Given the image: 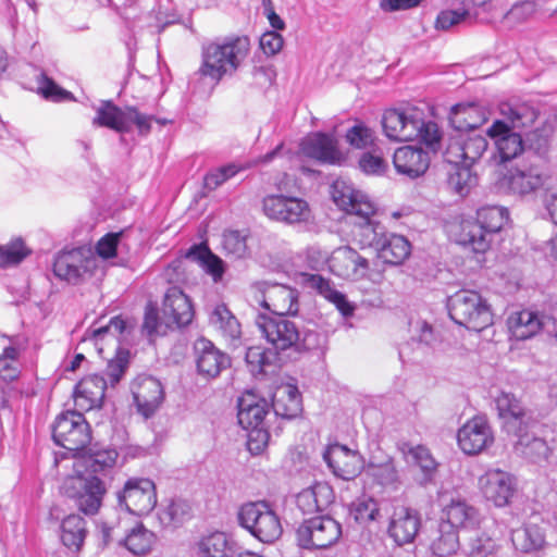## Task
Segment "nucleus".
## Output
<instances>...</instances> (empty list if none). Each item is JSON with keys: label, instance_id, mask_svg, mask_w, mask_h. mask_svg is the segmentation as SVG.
Here are the masks:
<instances>
[{"label": "nucleus", "instance_id": "5701e85b", "mask_svg": "<svg viewBox=\"0 0 557 557\" xmlns=\"http://www.w3.org/2000/svg\"><path fill=\"white\" fill-rule=\"evenodd\" d=\"M484 497L497 507L506 506L515 492L513 478L502 470H488L479 479Z\"/></svg>", "mask_w": 557, "mask_h": 557}, {"label": "nucleus", "instance_id": "a878e982", "mask_svg": "<svg viewBox=\"0 0 557 557\" xmlns=\"http://www.w3.org/2000/svg\"><path fill=\"white\" fill-rule=\"evenodd\" d=\"M420 525L418 511L400 506L394 509L388 525V534L398 545H405L416 539Z\"/></svg>", "mask_w": 557, "mask_h": 557}, {"label": "nucleus", "instance_id": "412c9836", "mask_svg": "<svg viewBox=\"0 0 557 557\" xmlns=\"http://www.w3.org/2000/svg\"><path fill=\"white\" fill-rule=\"evenodd\" d=\"M329 268L335 275L346 280L363 278L369 269V260L349 246L339 247L333 251Z\"/></svg>", "mask_w": 557, "mask_h": 557}, {"label": "nucleus", "instance_id": "f03ea898", "mask_svg": "<svg viewBox=\"0 0 557 557\" xmlns=\"http://www.w3.org/2000/svg\"><path fill=\"white\" fill-rule=\"evenodd\" d=\"M332 198L338 208L356 219L352 222L354 240L361 248H373L377 251L387 233L384 225L373 219L375 207L369 197L338 180L332 185Z\"/></svg>", "mask_w": 557, "mask_h": 557}, {"label": "nucleus", "instance_id": "603ef678", "mask_svg": "<svg viewBox=\"0 0 557 557\" xmlns=\"http://www.w3.org/2000/svg\"><path fill=\"white\" fill-rule=\"evenodd\" d=\"M401 451L412 457L413 462L419 466L424 474V482H429L437 468V463L430 450L422 445L409 446L404 444Z\"/></svg>", "mask_w": 557, "mask_h": 557}, {"label": "nucleus", "instance_id": "49530a36", "mask_svg": "<svg viewBox=\"0 0 557 557\" xmlns=\"http://www.w3.org/2000/svg\"><path fill=\"white\" fill-rule=\"evenodd\" d=\"M554 134V127L549 123H544L540 127L528 132L525 135V154L534 153L542 156L547 152L550 138Z\"/></svg>", "mask_w": 557, "mask_h": 557}, {"label": "nucleus", "instance_id": "b1692460", "mask_svg": "<svg viewBox=\"0 0 557 557\" xmlns=\"http://www.w3.org/2000/svg\"><path fill=\"white\" fill-rule=\"evenodd\" d=\"M198 373L206 379H214L230 366V358L210 341L199 338L194 345Z\"/></svg>", "mask_w": 557, "mask_h": 557}, {"label": "nucleus", "instance_id": "774afa93", "mask_svg": "<svg viewBox=\"0 0 557 557\" xmlns=\"http://www.w3.org/2000/svg\"><path fill=\"white\" fill-rule=\"evenodd\" d=\"M123 232L109 233L101 237L97 243V253L103 259H109L115 256Z\"/></svg>", "mask_w": 557, "mask_h": 557}, {"label": "nucleus", "instance_id": "a18cd8bd", "mask_svg": "<svg viewBox=\"0 0 557 557\" xmlns=\"http://www.w3.org/2000/svg\"><path fill=\"white\" fill-rule=\"evenodd\" d=\"M62 543L72 549L78 550L86 536V521L78 515H70L62 521Z\"/></svg>", "mask_w": 557, "mask_h": 557}, {"label": "nucleus", "instance_id": "1a4fd4ad", "mask_svg": "<svg viewBox=\"0 0 557 557\" xmlns=\"http://www.w3.org/2000/svg\"><path fill=\"white\" fill-rule=\"evenodd\" d=\"M447 309L455 323L471 331L481 332L493 323L490 306L474 290L461 289L449 296Z\"/></svg>", "mask_w": 557, "mask_h": 557}, {"label": "nucleus", "instance_id": "4c0bfd02", "mask_svg": "<svg viewBox=\"0 0 557 557\" xmlns=\"http://www.w3.org/2000/svg\"><path fill=\"white\" fill-rule=\"evenodd\" d=\"M308 283L329 301L334 304L344 317L352 315L355 306L347 300L343 293L333 288L329 280H325L319 274H311L308 278Z\"/></svg>", "mask_w": 557, "mask_h": 557}, {"label": "nucleus", "instance_id": "338daca9", "mask_svg": "<svg viewBox=\"0 0 557 557\" xmlns=\"http://www.w3.org/2000/svg\"><path fill=\"white\" fill-rule=\"evenodd\" d=\"M39 91L44 98L52 101H64L73 98L72 94L60 86H58L51 78L42 76V81L39 86Z\"/></svg>", "mask_w": 557, "mask_h": 557}, {"label": "nucleus", "instance_id": "aec40b11", "mask_svg": "<svg viewBox=\"0 0 557 557\" xmlns=\"http://www.w3.org/2000/svg\"><path fill=\"white\" fill-rule=\"evenodd\" d=\"M95 267V259L83 248L60 252L53 262V273L61 280L77 284Z\"/></svg>", "mask_w": 557, "mask_h": 557}, {"label": "nucleus", "instance_id": "864d4df0", "mask_svg": "<svg viewBox=\"0 0 557 557\" xmlns=\"http://www.w3.org/2000/svg\"><path fill=\"white\" fill-rule=\"evenodd\" d=\"M245 359L250 371L253 374H259L265 371V367L274 364L278 356L277 352L272 349L252 346L247 349Z\"/></svg>", "mask_w": 557, "mask_h": 557}, {"label": "nucleus", "instance_id": "2eb2a0df", "mask_svg": "<svg viewBox=\"0 0 557 557\" xmlns=\"http://www.w3.org/2000/svg\"><path fill=\"white\" fill-rule=\"evenodd\" d=\"M495 403L508 434L532 429L536 424L532 411L527 409L512 393L500 392L495 398Z\"/></svg>", "mask_w": 557, "mask_h": 557}, {"label": "nucleus", "instance_id": "37998d69", "mask_svg": "<svg viewBox=\"0 0 557 557\" xmlns=\"http://www.w3.org/2000/svg\"><path fill=\"white\" fill-rule=\"evenodd\" d=\"M186 258L198 262L206 272L212 275L213 281L218 282L224 273L222 259L213 255L206 245H195L186 253Z\"/></svg>", "mask_w": 557, "mask_h": 557}, {"label": "nucleus", "instance_id": "e433bc0d", "mask_svg": "<svg viewBox=\"0 0 557 557\" xmlns=\"http://www.w3.org/2000/svg\"><path fill=\"white\" fill-rule=\"evenodd\" d=\"M95 126H102L117 133H128L126 109L122 110L112 101H102L96 109V116L92 120Z\"/></svg>", "mask_w": 557, "mask_h": 557}, {"label": "nucleus", "instance_id": "72a5a7b5", "mask_svg": "<svg viewBox=\"0 0 557 557\" xmlns=\"http://www.w3.org/2000/svg\"><path fill=\"white\" fill-rule=\"evenodd\" d=\"M548 321L547 317L540 315L537 312L522 310L509 318V327L516 338L528 339L545 327Z\"/></svg>", "mask_w": 557, "mask_h": 557}, {"label": "nucleus", "instance_id": "c756f323", "mask_svg": "<svg viewBox=\"0 0 557 557\" xmlns=\"http://www.w3.org/2000/svg\"><path fill=\"white\" fill-rule=\"evenodd\" d=\"M103 535L107 542L124 545L131 553L138 556L147 554L154 542V534L143 524L133 528L125 537L116 536L113 528H106Z\"/></svg>", "mask_w": 557, "mask_h": 557}, {"label": "nucleus", "instance_id": "de8ad7c7", "mask_svg": "<svg viewBox=\"0 0 557 557\" xmlns=\"http://www.w3.org/2000/svg\"><path fill=\"white\" fill-rule=\"evenodd\" d=\"M129 356L128 349L117 346L114 356L108 359L104 370L108 386L114 387L121 381L128 368Z\"/></svg>", "mask_w": 557, "mask_h": 557}, {"label": "nucleus", "instance_id": "39448f33", "mask_svg": "<svg viewBox=\"0 0 557 557\" xmlns=\"http://www.w3.org/2000/svg\"><path fill=\"white\" fill-rule=\"evenodd\" d=\"M256 326L273 347V351H284L295 348L298 351L312 350L320 346L321 335L312 330H301L299 325L281 315L259 313L256 317Z\"/></svg>", "mask_w": 557, "mask_h": 557}, {"label": "nucleus", "instance_id": "473e14b6", "mask_svg": "<svg viewBox=\"0 0 557 557\" xmlns=\"http://www.w3.org/2000/svg\"><path fill=\"white\" fill-rule=\"evenodd\" d=\"M276 417L290 420L301 412V398L296 386L287 384L280 386L274 395L271 405Z\"/></svg>", "mask_w": 557, "mask_h": 557}, {"label": "nucleus", "instance_id": "f3484780", "mask_svg": "<svg viewBox=\"0 0 557 557\" xmlns=\"http://www.w3.org/2000/svg\"><path fill=\"white\" fill-rule=\"evenodd\" d=\"M261 299L260 304L270 311V315L286 317L298 312V294L282 284H271L263 282L260 284Z\"/></svg>", "mask_w": 557, "mask_h": 557}, {"label": "nucleus", "instance_id": "ddd939ff", "mask_svg": "<svg viewBox=\"0 0 557 557\" xmlns=\"http://www.w3.org/2000/svg\"><path fill=\"white\" fill-rule=\"evenodd\" d=\"M117 504L129 513L148 515L157 505L154 483L146 478H131L116 494Z\"/></svg>", "mask_w": 557, "mask_h": 557}, {"label": "nucleus", "instance_id": "7ed1b4c3", "mask_svg": "<svg viewBox=\"0 0 557 557\" xmlns=\"http://www.w3.org/2000/svg\"><path fill=\"white\" fill-rule=\"evenodd\" d=\"M500 112L504 119L495 120L487 128L486 135L495 147L494 159L498 163H507L525 154L524 138L519 131L534 124L537 111L522 103L504 104Z\"/></svg>", "mask_w": 557, "mask_h": 557}, {"label": "nucleus", "instance_id": "0eeeda50", "mask_svg": "<svg viewBox=\"0 0 557 557\" xmlns=\"http://www.w3.org/2000/svg\"><path fill=\"white\" fill-rule=\"evenodd\" d=\"M250 48L248 37L228 39L223 44H210L202 53L200 72L215 81L233 75L246 59Z\"/></svg>", "mask_w": 557, "mask_h": 557}, {"label": "nucleus", "instance_id": "6e6d98bb", "mask_svg": "<svg viewBox=\"0 0 557 557\" xmlns=\"http://www.w3.org/2000/svg\"><path fill=\"white\" fill-rule=\"evenodd\" d=\"M11 344L3 348L0 355V376L11 382L18 376L17 360L20 357V348L16 346V342L13 337L9 338Z\"/></svg>", "mask_w": 557, "mask_h": 557}, {"label": "nucleus", "instance_id": "f257e3e1", "mask_svg": "<svg viewBox=\"0 0 557 557\" xmlns=\"http://www.w3.org/2000/svg\"><path fill=\"white\" fill-rule=\"evenodd\" d=\"M117 458L115 449H98L84 455L75 462L77 475L69 476L62 484V492L75 502L85 515H96L107 493V480Z\"/></svg>", "mask_w": 557, "mask_h": 557}, {"label": "nucleus", "instance_id": "79ce46f5", "mask_svg": "<svg viewBox=\"0 0 557 557\" xmlns=\"http://www.w3.org/2000/svg\"><path fill=\"white\" fill-rule=\"evenodd\" d=\"M209 322L226 338L237 339L240 335L239 322L224 304L214 307L210 313Z\"/></svg>", "mask_w": 557, "mask_h": 557}, {"label": "nucleus", "instance_id": "69168bd1", "mask_svg": "<svg viewBox=\"0 0 557 557\" xmlns=\"http://www.w3.org/2000/svg\"><path fill=\"white\" fill-rule=\"evenodd\" d=\"M223 248L236 258H242L247 251L246 236L239 231H227L223 234Z\"/></svg>", "mask_w": 557, "mask_h": 557}, {"label": "nucleus", "instance_id": "4d7b16f0", "mask_svg": "<svg viewBox=\"0 0 557 557\" xmlns=\"http://www.w3.org/2000/svg\"><path fill=\"white\" fill-rule=\"evenodd\" d=\"M461 136L463 139L466 161L469 165H472L485 152L488 143L483 135L475 133H461Z\"/></svg>", "mask_w": 557, "mask_h": 557}, {"label": "nucleus", "instance_id": "c9c22d12", "mask_svg": "<svg viewBox=\"0 0 557 557\" xmlns=\"http://www.w3.org/2000/svg\"><path fill=\"white\" fill-rule=\"evenodd\" d=\"M377 256L391 265L403 264L411 253V244L403 235L386 234L377 249Z\"/></svg>", "mask_w": 557, "mask_h": 557}, {"label": "nucleus", "instance_id": "8fccbe9b", "mask_svg": "<svg viewBox=\"0 0 557 557\" xmlns=\"http://www.w3.org/2000/svg\"><path fill=\"white\" fill-rule=\"evenodd\" d=\"M470 166L469 164L454 166L449 172L447 185L459 196L468 195L476 183V176L471 172Z\"/></svg>", "mask_w": 557, "mask_h": 557}, {"label": "nucleus", "instance_id": "c03bdc74", "mask_svg": "<svg viewBox=\"0 0 557 557\" xmlns=\"http://www.w3.org/2000/svg\"><path fill=\"white\" fill-rule=\"evenodd\" d=\"M198 550L200 557H236L233 546L223 532H214L205 536L198 543Z\"/></svg>", "mask_w": 557, "mask_h": 557}, {"label": "nucleus", "instance_id": "6e6552de", "mask_svg": "<svg viewBox=\"0 0 557 557\" xmlns=\"http://www.w3.org/2000/svg\"><path fill=\"white\" fill-rule=\"evenodd\" d=\"M269 404L253 393H246L238 399V423L249 431L247 446L251 454L259 455L267 447L270 438L267 416Z\"/></svg>", "mask_w": 557, "mask_h": 557}, {"label": "nucleus", "instance_id": "13d9d810", "mask_svg": "<svg viewBox=\"0 0 557 557\" xmlns=\"http://www.w3.org/2000/svg\"><path fill=\"white\" fill-rule=\"evenodd\" d=\"M29 251L24 246L22 239H16L8 245L0 246V267L7 268L22 262Z\"/></svg>", "mask_w": 557, "mask_h": 557}, {"label": "nucleus", "instance_id": "dca6fc26", "mask_svg": "<svg viewBox=\"0 0 557 557\" xmlns=\"http://www.w3.org/2000/svg\"><path fill=\"white\" fill-rule=\"evenodd\" d=\"M131 389L137 411L145 419L151 418L164 400L161 382L151 375H138Z\"/></svg>", "mask_w": 557, "mask_h": 557}, {"label": "nucleus", "instance_id": "680f3d73", "mask_svg": "<svg viewBox=\"0 0 557 557\" xmlns=\"http://www.w3.org/2000/svg\"><path fill=\"white\" fill-rule=\"evenodd\" d=\"M471 18L467 9L444 10L438 13L435 27L442 30H448L451 27L462 24Z\"/></svg>", "mask_w": 557, "mask_h": 557}, {"label": "nucleus", "instance_id": "3c124183", "mask_svg": "<svg viewBox=\"0 0 557 557\" xmlns=\"http://www.w3.org/2000/svg\"><path fill=\"white\" fill-rule=\"evenodd\" d=\"M539 4L536 0H521L515 2L510 9L504 14L503 22L513 27L531 20L537 12Z\"/></svg>", "mask_w": 557, "mask_h": 557}, {"label": "nucleus", "instance_id": "a19ab883", "mask_svg": "<svg viewBox=\"0 0 557 557\" xmlns=\"http://www.w3.org/2000/svg\"><path fill=\"white\" fill-rule=\"evenodd\" d=\"M506 181L509 189L519 195L530 194L544 183L542 175L534 169L515 170L508 174Z\"/></svg>", "mask_w": 557, "mask_h": 557}, {"label": "nucleus", "instance_id": "58836bf2", "mask_svg": "<svg viewBox=\"0 0 557 557\" xmlns=\"http://www.w3.org/2000/svg\"><path fill=\"white\" fill-rule=\"evenodd\" d=\"M460 547L458 530L454 529L450 524L440 521L436 534L432 540L431 549L440 556H451Z\"/></svg>", "mask_w": 557, "mask_h": 557}, {"label": "nucleus", "instance_id": "4468645a", "mask_svg": "<svg viewBox=\"0 0 557 557\" xmlns=\"http://www.w3.org/2000/svg\"><path fill=\"white\" fill-rule=\"evenodd\" d=\"M262 209L269 219L289 225L307 222L310 218L307 201L282 194L265 196L262 200Z\"/></svg>", "mask_w": 557, "mask_h": 557}, {"label": "nucleus", "instance_id": "20e7f679", "mask_svg": "<svg viewBox=\"0 0 557 557\" xmlns=\"http://www.w3.org/2000/svg\"><path fill=\"white\" fill-rule=\"evenodd\" d=\"M384 135L393 141H411L418 139L431 152L441 148L442 134L438 125L425 122L420 113L410 108H391L384 111L381 120Z\"/></svg>", "mask_w": 557, "mask_h": 557}, {"label": "nucleus", "instance_id": "2f4dec72", "mask_svg": "<svg viewBox=\"0 0 557 557\" xmlns=\"http://www.w3.org/2000/svg\"><path fill=\"white\" fill-rule=\"evenodd\" d=\"M487 120L483 109L475 103H458L450 109L449 122L458 133H469Z\"/></svg>", "mask_w": 557, "mask_h": 557}, {"label": "nucleus", "instance_id": "f8f14e48", "mask_svg": "<svg viewBox=\"0 0 557 557\" xmlns=\"http://www.w3.org/2000/svg\"><path fill=\"white\" fill-rule=\"evenodd\" d=\"M298 545L307 549H324L342 536V525L330 516H317L304 520L296 530Z\"/></svg>", "mask_w": 557, "mask_h": 557}, {"label": "nucleus", "instance_id": "c85d7f7f", "mask_svg": "<svg viewBox=\"0 0 557 557\" xmlns=\"http://www.w3.org/2000/svg\"><path fill=\"white\" fill-rule=\"evenodd\" d=\"M441 521L450 524L454 529H473L480 523V513L476 508L466 499L451 498L444 507Z\"/></svg>", "mask_w": 557, "mask_h": 557}, {"label": "nucleus", "instance_id": "9d476101", "mask_svg": "<svg viewBox=\"0 0 557 557\" xmlns=\"http://www.w3.org/2000/svg\"><path fill=\"white\" fill-rule=\"evenodd\" d=\"M239 524L263 543H272L283 532L276 512L263 500L244 504L237 513Z\"/></svg>", "mask_w": 557, "mask_h": 557}, {"label": "nucleus", "instance_id": "6ab92c4d", "mask_svg": "<svg viewBox=\"0 0 557 557\" xmlns=\"http://www.w3.org/2000/svg\"><path fill=\"white\" fill-rule=\"evenodd\" d=\"M457 440L465 454L476 455L493 444L494 435L487 420L476 416L459 429Z\"/></svg>", "mask_w": 557, "mask_h": 557}, {"label": "nucleus", "instance_id": "cd10ccee", "mask_svg": "<svg viewBox=\"0 0 557 557\" xmlns=\"http://www.w3.org/2000/svg\"><path fill=\"white\" fill-rule=\"evenodd\" d=\"M108 382L104 376L90 374L82 379L75 386V404L82 409L89 410L100 407L106 395Z\"/></svg>", "mask_w": 557, "mask_h": 557}, {"label": "nucleus", "instance_id": "ea45409f", "mask_svg": "<svg viewBox=\"0 0 557 557\" xmlns=\"http://www.w3.org/2000/svg\"><path fill=\"white\" fill-rule=\"evenodd\" d=\"M511 541L516 549L530 553L543 547L545 536L539 525L527 524L512 531Z\"/></svg>", "mask_w": 557, "mask_h": 557}, {"label": "nucleus", "instance_id": "a211bd4d", "mask_svg": "<svg viewBox=\"0 0 557 557\" xmlns=\"http://www.w3.org/2000/svg\"><path fill=\"white\" fill-rule=\"evenodd\" d=\"M323 458L332 472L343 480H352L364 469L363 457L341 444L330 445Z\"/></svg>", "mask_w": 557, "mask_h": 557}, {"label": "nucleus", "instance_id": "7c9ffc66", "mask_svg": "<svg viewBox=\"0 0 557 557\" xmlns=\"http://www.w3.org/2000/svg\"><path fill=\"white\" fill-rule=\"evenodd\" d=\"M334 500L332 487L323 482L302 490L296 498L297 507L304 513H313L326 509Z\"/></svg>", "mask_w": 557, "mask_h": 557}, {"label": "nucleus", "instance_id": "bb28decb", "mask_svg": "<svg viewBox=\"0 0 557 557\" xmlns=\"http://www.w3.org/2000/svg\"><path fill=\"white\" fill-rule=\"evenodd\" d=\"M393 163L398 173L414 178L429 169L430 156L420 147L404 146L396 149Z\"/></svg>", "mask_w": 557, "mask_h": 557}, {"label": "nucleus", "instance_id": "5fc2aeb1", "mask_svg": "<svg viewBox=\"0 0 557 557\" xmlns=\"http://www.w3.org/2000/svg\"><path fill=\"white\" fill-rule=\"evenodd\" d=\"M367 471L383 486H395L399 482L398 471L389 457L380 463L370 460Z\"/></svg>", "mask_w": 557, "mask_h": 557}, {"label": "nucleus", "instance_id": "9b49d317", "mask_svg": "<svg viewBox=\"0 0 557 557\" xmlns=\"http://www.w3.org/2000/svg\"><path fill=\"white\" fill-rule=\"evenodd\" d=\"M52 437L57 445L74 453L84 455L96 450L86 449L91 441V432L85 417L77 411H66L59 414L52 429Z\"/></svg>", "mask_w": 557, "mask_h": 557}, {"label": "nucleus", "instance_id": "0e129e2a", "mask_svg": "<svg viewBox=\"0 0 557 557\" xmlns=\"http://www.w3.org/2000/svg\"><path fill=\"white\" fill-rule=\"evenodd\" d=\"M461 133L451 136L444 152L445 160L454 166L467 165Z\"/></svg>", "mask_w": 557, "mask_h": 557}, {"label": "nucleus", "instance_id": "09e8293b", "mask_svg": "<svg viewBox=\"0 0 557 557\" xmlns=\"http://www.w3.org/2000/svg\"><path fill=\"white\" fill-rule=\"evenodd\" d=\"M191 516V507L184 499H172L170 504L159 512V519L165 527H177Z\"/></svg>", "mask_w": 557, "mask_h": 557}, {"label": "nucleus", "instance_id": "052dcab7", "mask_svg": "<svg viewBox=\"0 0 557 557\" xmlns=\"http://www.w3.org/2000/svg\"><path fill=\"white\" fill-rule=\"evenodd\" d=\"M170 327V322L163 319L160 321L158 310L154 306L148 305L145 311L143 330L149 336L165 335Z\"/></svg>", "mask_w": 557, "mask_h": 557}, {"label": "nucleus", "instance_id": "423d86ee", "mask_svg": "<svg viewBox=\"0 0 557 557\" xmlns=\"http://www.w3.org/2000/svg\"><path fill=\"white\" fill-rule=\"evenodd\" d=\"M506 221L507 211L502 207H484L478 210L475 218L461 219L453 226L451 233L458 245L483 253L490 248L492 236L502 230Z\"/></svg>", "mask_w": 557, "mask_h": 557}, {"label": "nucleus", "instance_id": "e2e57ef3", "mask_svg": "<svg viewBox=\"0 0 557 557\" xmlns=\"http://www.w3.org/2000/svg\"><path fill=\"white\" fill-rule=\"evenodd\" d=\"M346 140L357 149H364L374 141V133L363 124L350 127L346 133Z\"/></svg>", "mask_w": 557, "mask_h": 557}, {"label": "nucleus", "instance_id": "393cba45", "mask_svg": "<svg viewBox=\"0 0 557 557\" xmlns=\"http://www.w3.org/2000/svg\"><path fill=\"white\" fill-rule=\"evenodd\" d=\"M163 319L170 322V327H183L188 325L194 318V309L190 299L177 287H170L164 296L162 305Z\"/></svg>", "mask_w": 557, "mask_h": 557}, {"label": "nucleus", "instance_id": "bf43d9fd", "mask_svg": "<svg viewBox=\"0 0 557 557\" xmlns=\"http://www.w3.org/2000/svg\"><path fill=\"white\" fill-rule=\"evenodd\" d=\"M496 549L495 541L485 533H475L467 544L469 557H487Z\"/></svg>", "mask_w": 557, "mask_h": 557}, {"label": "nucleus", "instance_id": "4be33fe9", "mask_svg": "<svg viewBox=\"0 0 557 557\" xmlns=\"http://www.w3.org/2000/svg\"><path fill=\"white\" fill-rule=\"evenodd\" d=\"M301 153L322 164H341L344 156L337 148V141L324 133H313L300 143Z\"/></svg>", "mask_w": 557, "mask_h": 557}, {"label": "nucleus", "instance_id": "f704fd0d", "mask_svg": "<svg viewBox=\"0 0 557 557\" xmlns=\"http://www.w3.org/2000/svg\"><path fill=\"white\" fill-rule=\"evenodd\" d=\"M529 430H520L519 433L512 434L517 437L515 450L532 462L546 461L550 455V447L543 438L531 435Z\"/></svg>", "mask_w": 557, "mask_h": 557}]
</instances>
